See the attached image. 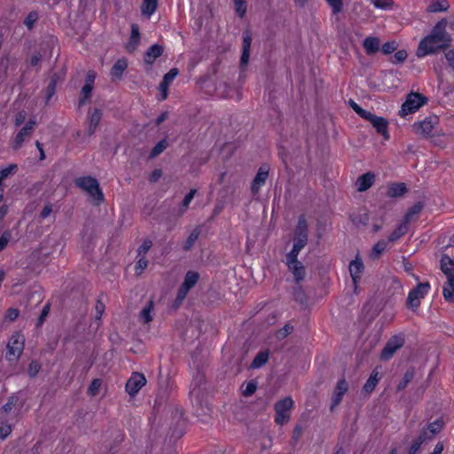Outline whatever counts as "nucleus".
<instances>
[{"label": "nucleus", "instance_id": "nucleus-1", "mask_svg": "<svg viewBox=\"0 0 454 454\" xmlns=\"http://www.w3.org/2000/svg\"><path fill=\"white\" fill-rule=\"evenodd\" d=\"M446 26L447 21L442 19L434 27L431 34L420 41L417 50L419 58L433 54L450 45L451 38L446 32Z\"/></svg>", "mask_w": 454, "mask_h": 454}, {"label": "nucleus", "instance_id": "nucleus-2", "mask_svg": "<svg viewBox=\"0 0 454 454\" xmlns=\"http://www.w3.org/2000/svg\"><path fill=\"white\" fill-rule=\"evenodd\" d=\"M440 267L447 281L443 286L442 295L448 302L454 301V260L443 254L440 261Z\"/></svg>", "mask_w": 454, "mask_h": 454}, {"label": "nucleus", "instance_id": "nucleus-3", "mask_svg": "<svg viewBox=\"0 0 454 454\" xmlns=\"http://www.w3.org/2000/svg\"><path fill=\"white\" fill-rule=\"evenodd\" d=\"M75 184L90 194V196L92 197L98 204L104 200V194L96 178L91 176L79 177L75 180Z\"/></svg>", "mask_w": 454, "mask_h": 454}, {"label": "nucleus", "instance_id": "nucleus-4", "mask_svg": "<svg viewBox=\"0 0 454 454\" xmlns=\"http://www.w3.org/2000/svg\"><path fill=\"white\" fill-rule=\"evenodd\" d=\"M427 102V98L424 97L422 94L417 92H411L410 94L407 95L406 100L402 105L399 114L402 117H404L408 114L415 113L421 106L426 105Z\"/></svg>", "mask_w": 454, "mask_h": 454}, {"label": "nucleus", "instance_id": "nucleus-5", "mask_svg": "<svg viewBox=\"0 0 454 454\" xmlns=\"http://www.w3.org/2000/svg\"><path fill=\"white\" fill-rule=\"evenodd\" d=\"M430 290L428 282L419 283L412 288L407 297V305L412 310H416L419 305L420 301L427 294Z\"/></svg>", "mask_w": 454, "mask_h": 454}, {"label": "nucleus", "instance_id": "nucleus-6", "mask_svg": "<svg viewBox=\"0 0 454 454\" xmlns=\"http://www.w3.org/2000/svg\"><path fill=\"white\" fill-rule=\"evenodd\" d=\"M294 406V401L291 397H286L275 403L276 411L275 421L278 425H284L289 421L290 411Z\"/></svg>", "mask_w": 454, "mask_h": 454}, {"label": "nucleus", "instance_id": "nucleus-7", "mask_svg": "<svg viewBox=\"0 0 454 454\" xmlns=\"http://www.w3.org/2000/svg\"><path fill=\"white\" fill-rule=\"evenodd\" d=\"M437 116H429L423 121H416L412 125L413 131L421 137L427 138L433 136L434 127L438 124Z\"/></svg>", "mask_w": 454, "mask_h": 454}, {"label": "nucleus", "instance_id": "nucleus-8", "mask_svg": "<svg viewBox=\"0 0 454 454\" xmlns=\"http://www.w3.org/2000/svg\"><path fill=\"white\" fill-rule=\"evenodd\" d=\"M25 339L21 334H13L7 344L6 357L10 361L19 359L24 349Z\"/></svg>", "mask_w": 454, "mask_h": 454}, {"label": "nucleus", "instance_id": "nucleus-9", "mask_svg": "<svg viewBox=\"0 0 454 454\" xmlns=\"http://www.w3.org/2000/svg\"><path fill=\"white\" fill-rule=\"evenodd\" d=\"M404 344V338L401 335H395L391 337L385 347L383 348L380 358L381 360L387 361L390 359L394 354L401 348Z\"/></svg>", "mask_w": 454, "mask_h": 454}, {"label": "nucleus", "instance_id": "nucleus-10", "mask_svg": "<svg viewBox=\"0 0 454 454\" xmlns=\"http://www.w3.org/2000/svg\"><path fill=\"white\" fill-rule=\"evenodd\" d=\"M199 274L195 271H188L184 277V280L180 286L177 295H176V301L179 302H182L184 298L186 297L189 291L196 285V283L199 280Z\"/></svg>", "mask_w": 454, "mask_h": 454}, {"label": "nucleus", "instance_id": "nucleus-11", "mask_svg": "<svg viewBox=\"0 0 454 454\" xmlns=\"http://www.w3.org/2000/svg\"><path fill=\"white\" fill-rule=\"evenodd\" d=\"M145 384L146 379L143 373L133 372L128 380L125 388L130 396H135Z\"/></svg>", "mask_w": 454, "mask_h": 454}, {"label": "nucleus", "instance_id": "nucleus-12", "mask_svg": "<svg viewBox=\"0 0 454 454\" xmlns=\"http://www.w3.org/2000/svg\"><path fill=\"white\" fill-rule=\"evenodd\" d=\"M364 120L370 121L376 129L377 132L381 134L386 140L389 139V133L387 131L388 122L385 118L377 116L369 112L364 117Z\"/></svg>", "mask_w": 454, "mask_h": 454}, {"label": "nucleus", "instance_id": "nucleus-13", "mask_svg": "<svg viewBox=\"0 0 454 454\" xmlns=\"http://www.w3.org/2000/svg\"><path fill=\"white\" fill-rule=\"evenodd\" d=\"M294 242L303 247L308 242V223L304 215H301L298 219Z\"/></svg>", "mask_w": 454, "mask_h": 454}, {"label": "nucleus", "instance_id": "nucleus-14", "mask_svg": "<svg viewBox=\"0 0 454 454\" xmlns=\"http://www.w3.org/2000/svg\"><path fill=\"white\" fill-rule=\"evenodd\" d=\"M35 126V121L34 120H29L19 131L13 142L14 150H18L22 146L23 143L32 135Z\"/></svg>", "mask_w": 454, "mask_h": 454}, {"label": "nucleus", "instance_id": "nucleus-15", "mask_svg": "<svg viewBox=\"0 0 454 454\" xmlns=\"http://www.w3.org/2000/svg\"><path fill=\"white\" fill-rule=\"evenodd\" d=\"M178 74L177 68H171L164 76L159 85V90L160 92L159 100L163 101L168 96V87Z\"/></svg>", "mask_w": 454, "mask_h": 454}, {"label": "nucleus", "instance_id": "nucleus-16", "mask_svg": "<svg viewBox=\"0 0 454 454\" xmlns=\"http://www.w3.org/2000/svg\"><path fill=\"white\" fill-rule=\"evenodd\" d=\"M270 168L268 165H262L259 168L251 185V191L254 194L258 193L262 186L266 183L269 176Z\"/></svg>", "mask_w": 454, "mask_h": 454}, {"label": "nucleus", "instance_id": "nucleus-17", "mask_svg": "<svg viewBox=\"0 0 454 454\" xmlns=\"http://www.w3.org/2000/svg\"><path fill=\"white\" fill-rule=\"evenodd\" d=\"M364 266L362 259L357 254L356 258L350 262L349 263V273L352 278V281L355 288L357 286L358 282L361 279L362 273L364 271Z\"/></svg>", "mask_w": 454, "mask_h": 454}, {"label": "nucleus", "instance_id": "nucleus-18", "mask_svg": "<svg viewBox=\"0 0 454 454\" xmlns=\"http://www.w3.org/2000/svg\"><path fill=\"white\" fill-rule=\"evenodd\" d=\"M252 36L248 31L244 32L242 41V53L240 57V67L245 68L249 61Z\"/></svg>", "mask_w": 454, "mask_h": 454}, {"label": "nucleus", "instance_id": "nucleus-19", "mask_svg": "<svg viewBox=\"0 0 454 454\" xmlns=\"http://www.w3.org/2000/svg\"><path fill=\"white\" fill-rule=\"evenodd\" d=\"M130 28V36L125 46V49L129 53H132L137 49L141 38L139 27L137 24H132Z\"/></svg>", "mask_w": 454, "mask_h": 454}, {"label": "nucleus", "instance_id": "nucleus-20", "mask_svg": "<svg viewBox=\"0 0 454 454\" xmlns=\"http://www.w3.org/2000/svg\"><path fill=\"white\" fill-rule=\"evenodd\" d=\"M288 270L293 273L296 282L302 281L305 278V268L298 260H286Z\"/></svg>", "mask_w": 454, "mask_h": 454}, {"label": "nucleus", "instance_id": "nucleus-21", "mask_svg": "<svg viewBox=\"0 0 454 454\" xmlns=\"http://www.w3.org/2000/svg\"><path fill=\"white\" fill-rule=\"evenodd\" d=\"M163 53V47L160 44H153L148 48L145 53L144 60L145 64L152 65L154 63L157 58L161 56Z\"/></svg>", "mask_w": 454, "mask_h": 454}, {"label": "nucleus", "instance_id": "nucleus-22", "mask_svg": "<svg viewBox=\"0 0 454 454\" xmlns=\"http://www.w3.org/2000/svg\"><path fill=\"white\" fill-rule=\"evenodd\" d=\"M128 67V60L125 58L119 59L113 66L110 74L112 80H121L124 71Z\"/></svg>", "mask_w": 454, "mask_h": 454}, {"label": "nucleus", "instance_id": "nucleus-23", "mask_svg": "<svg viewBox=\"0 0 454 454\" xmlns=\"http://www.w3.org/2000/svg\"><path fill=\"white\" fill-rule=\"evenodd\" d=\"M348 382L344 379L340 380L337 382V385H336V387H335V390L333 393V396L332 408L333 406L338 405L341 402L343 395L348 391Z\"/></svg>", "mask_w": 454, "mask_h": 454}, {"label": "nucleus", "instance_id": "nucleus-24", "mask_svg": "<svg viewBox=\"0 0 454 454\" xmlns=\"http://www.w3.org/2000/svg\"><path fill=\"white\" fill-rule=\"evenodd\" d=\"M375 181V175L372 172H367L357 178V191L364 192L368 190Z\"/></svg>", "mask_w": 454, "mask_h": 454}, {"label": "nucleus", "instance_id": "nucleus-25", "mask_svg": "<svg viewBox=\"0 0 454 454\" xmlns=\"http://www.w3.org/2000/svg\"><path fill=\"white\" fill-rule=\"evenodd\" d=\"M363 46L368 55L374 54L380 50V40L375 36H368L364 40Z\"/></svg>", "mask_w": 454, "mask_h": 454}, {"label": "nucleus", "instance_id": "nucleus-26", "mask_svg": "<svg viewBox=\"0 0 454 454\" xmlns=\"http://www.w3.org/2000/svg\"><path fill=\"white\" fill-rule=\"evenodd\" d=\"M407 192V187L404 183H394L388 186L387 196L390 198H399Z\"/></svg>", "mask_w": 454, "mask_h": 454}, {"label": "nucleus", "instance_id": "nucleus-27", "mask_svg": "<svg viewBox=\"0 0 454 454\" xmlns=\"http://www.w3.org/2000/svg\"><path fill=\"white\" fill-rule=\"evenodd\" d=\"M158 7L157 0H144L141 5V12L143 15L151 17Z\"/></svg>", "mask_w": 454, "mask_h": 454}, {"label": "nucleus", "instance_id": "nucleus-28", "mask_svg": "<svg viewBox=\"0 0 454 454\" xmlns=\"http://www.w3.org/2000/svg\"><path fill=\"white\" fill-rule=\"evenodd\" d=\"M153 301H149L146 305L143 308V309L140 312L139 319L144 324H148L153 320L152 312L153 310Z\"/></svg>", "mask_w": 454, "mask_h": 454}, {"label": "nucleus", "instance_id": "nucleus-29", "mask_svg": "<svg viewBox=\"0 0 454 454\" xmlns=\"http://www.w3.org/2000/svg\"><path fill=\"white\" fill-rule=\"evenodd\" d=\"M409 229V223H407L405 221H403L396 229L389 235L388 240L390 242H394L400 239L402 236H403Z\"/></svg>", "mask_w": 454, "mask_h": 454}, {"label": "nucleus", "instance_id": "nucleus-30", "mask_svg": "<svg viewBox=\"0 0 454 454\" xmlns=\"http://www.w3.org/2000/svg\"><path fill=\"white\" fill-rule=\"evenodd\" d=\"M350 218L352 223L357 227L365 226L369 223V215L366 211L354 214L350 216Z\"/></svg>", "mask_w": 454, "mask_h": 454}, {"label": "nucleus", "instance_id": "nucleus-31", "mask_svg": "<svg viewBox=\"0 0 454 454\" xmlns=\"http://www.w3.org/2000/svg\"><path fill=\"white\" fill-rule=\"evenodd\" d=\"M380 380V377H379V372L374 370L369 379L366 380L364 386V390L366 392V393H371L374 390L375 387L377 386L378 382Z\"/></svg>", "mask_w": 454, "mask_h": 454}, {"label": "nucleus", "instance_id": "nucleus-32", "mask_svg": "<svg viewBox=\"0 0 454 454\" xmlns=\"http://www.w3.org/2000/svg\"><path fill=\"white\" fill-rule=\"evenodd\" d=\"M269 355L268 350L259 352L254 358L251 367L257 369L263 366L269 360Z\"/></svg>", "mask_w": 454, "mask_h": 454}, {"label": "nucleus", "instance_id": "nucleus-33", "mask_svg": "<svg viewBox=\"0 0 454 454\" xmlns=\"http://www.w3.org/2000/svg\"><path fill=\"white\" fill-rule=\"evenodd\" d=\"M449 3L447 0H437L432 2L428 7L427 12H445L449 8Z\"/></svg>", "mask_w": 454, "mask_h": 454}, {"label": "nucleus", "instance_id": "nucleus-34", "mask_svg": "<svg viewBox=\"0 0 454 454\" xmlns=\"http://www.w3.org/2000/svg\"><path fill=\"white\" fill-rule=\"evenodd\" d=\"M427 440V432L423 431L416 440L413 441L410 449L409 454H417L420 449L421 444Z\"/></svg>", "mask_w": 454, "mask_h": 454}, {"label": "nucleus", "instance_id": "nucleus-35", "mask_svg": "<svg viewBox=\"0 0 454 454\" xmlns=\"http://www.w3.org/2000/svg\"><path fill=\"white\" fill-rule=\"evenodd\" d=\"M17 402L18 397L16 395H12L9 397L7 403L0 410L1 420L5 419L6 415L12 410V408L16 405Z\"/></svg>", "mask_w": 454, "mask_h": 454}, {"label": "nucleus", "instance_id": "nucleus-36", "mask_svg": "<svg viewBox=\"0 0 454 454\" xmlns=\"http://www.w3.org/2000/svg\"><path fill=\"white\" fill-rule=\"evenodd\" d=\"M200 235V229L199 227L194 228L192 232L190 233L189 237L187 238L184 245V251H190L196 240L199 239Z\"/></svg>", "mask_w": 454, "mask_h": 454}, {"label": "nucleus", "instance_id": "nucleus-37", "mask_svg": "<svg viewBox=\"0 0 454 454\" xmlns=\"http://www.w3.org/2000/svg\"><path fill=\"white\" fill-rule=\"evenodd\" d=\"M443 423L442 420L437 419L427 426L425 430L427 432V440L432 439L436 434H438L442 428Z\"/></svg>", "mask_w": 454, "mask_h": 454}, {"label": "nucleus", "instance_id": "nucleus-38", "mask_svg": "<svg viewBox=\"0 0 454 454\" xmlns=\"http://www.w3.org/2000/svg\"><path fill=\"white\" fill-rule=\"evenodd\" d=\"M168 146V142L166 138L161 139L160 142L156 144V145L152 149L149 158L153 159L160 155L164 150Z\"/></svg>", "mask_w": 454, "mask_h": 454}, {"label": "nucleus", "instance_id": "nucleus-39", "mask_svg": "<svg viewBox=\"0 0 454 454\" xmlns=\"http://www.w3.org/2000/svg\"><path fill=\"white\" fill-rule=\"evenodd\" d=\"M413 378H414V370L413 369L408 370L404 373L402 380L397 385V387H396L397 391L403 390L408 386V384L412 380Z\"/></svg>", "mask_w": 454, "mask_h": 454}, {"label": "nucleus", "instance_id": "nucleus-40", "mask_svg": "<svg viewBox=\"0 0 454 454\" xmlns=\"http://www.w3.org/2000/svg\"><path fill=\"white\" fill-rule=\"evenodd\" d=\"M423 208V204L421 202H418L414 204L405 214L403 221L409 223L411 218L418 215Z\"/></svg>", "mask_w": 454, "mask_h": 454}, {"label": "nucleus", "instance_id": "nucleus-41", "mask_svg": "<svg viewBox=\"0 0 454 454\" xmlns=\"http://www.w3.org/2000/svg\"><path fill=\"white\" fill-rule=\"evenodd\" d=\"M328 5L331 7L333 14L336 15L343 11L344 0H325Z\"/></svg>", "mask_w": 454, "mask_h": 454}, {"label": "nucleus", "instance_id": "nucleus-42", "mask_svg": "<svg viewBox=\"0 0 454 454\" xmlns=\"http://www.w3.org/2000/svg\"><path fill=\"white\" fill-rule=\"evenodd\" d=\"M196 190L195 189H192L184 197L183 202H182V206H181V208H180V215H183L186 209L188 208L191 201L192 200V199L194 198V195L196 193Z\"/></svg>", "mask_w": 454, "mask_h": 454}, {"label": "nucleus", "instance_id": "nucleus-43", "mask_svg": "<svg viewBox=\"0 0 454 454\" xmlns=\"http://www.w3.org/2000/svg\"><path fill=\"white\" fill-rule=\"evenodd\" d=\"M387 247V242L385 240L378 241L372 247V257L377 258L379 257L383 251H385Z\"/></svg>", "mask_w": 454, "mask_h": 454}, {"label": "nucleus", "instance_id": "nucleus-44", "mask_svg": "<svg viewBox=\"0 0 454 454\" xmlns=\"http://www.w3.org/2000/svg\"><path fill=\"white\" fill-rule=\"evenodd\" d=\"M102 118V113L99 109H94L93 112L90 114L89 124H91L92 126H98L100 121Z\"/></svg>", "mask_w": 454, "mask_h": 454}, {"label": "nucleus", "instance_id": "nucleus-45", "mask_svg": "<svg viewBox=\"0 0 454 454\" xmlns=\"http://www.w3.org/2000/svg\"><path fill=\"white\" fill-rule=\"evenodd\" d=\"M303 247V246H301L294 242L292 250L286 254V260H298V254Z\"/></svg>", "mask_w": 454, "mask_h": 454}, {"label": "nucleus", "instance_id": "nucleus-46", "mask_svg": "<svg viewBox=\"0 0 454 454\" xmlns=\"http://www.w3.org/2000/svg\"><path fill=\"white\" fill-rule=\"evenodd\" d=\"M101 387V380H98V379H95L92 380V382L90 383L89 388H88V393L94 396L96 395L98 393V390Z\"/></svg>", "mask_w": 454, "mask_h": 454}, {"label": "nucleus", "instance_id": "nucleus-47", "mask_svg": "<svg viewBox=\"0 0 454 454\" xmlns=\"http://www.w3.org/2000/svg\"><path fill=\"white\" fill-rule=\"evenodd\" d=\"M92 90H93V85H90V84H84L82 88V98H81L80 100V103L81 104H83L84 101L86 99H88L89 98H90V95H91V92H92Z\"/></svg>", "mask_w": 454, "mask_h": 454}, {"label": "nucleus", "instance_id": "nucleus-48", "mask_svg": "<svg viewBox=\"0 0 454 454\" xmlns=\"http://www.w3.org/2000/svg\"><path fill=\"white\" fill-rule=\"evenodd\" d=\"M41 370V364L36 361H32L27 369V372L30 377H35Z\"/></svg>", "mask_w": 454, "mask_h": 454}, {"label": "nucleus", "instance_id": "nucleus-49", "mask_svg": "<svg viewBox=\"0 0 454 454\" xmlns=\"http://www.w3.org/2000/svg\"><path fill=\"white\" fill-rule=\"evenodd\" d=\"M349 106L351 108L362 118L364 119V117L368 114L369 111H366L363 109L361 106H359L355 101L350 100Z\"/></svg>", "mask_w": 454, "mask_h": 454}, {"label": "nucleus", "instance_id": "nucleus-50", "mask_svg": "<svg viewBox=\"0 0 454 454\" xmlns=\"http://www.w3.org/2000/svg\"><path fill=\"white\" fill-rule=\"evenodd\" d=\"M396 50V43L395 41L387 42L382 45L381 51L384 54L387 55Z\"/></svg>", "mask_w": 454, "mask_h": 454}, {"label": "nucleus", "instance_id": "nucleus-51", "mask_svg": "<svg viewBox=\"0 0 454 454\" xmlns=\"http://www.w3.org/2000/svg\"><path fill=\"white\" fill-rule=\"evenodd\" d=\"M152 247V241L150 239L144 240L143 244L138 247L137 253L139 256H145Z\"/></svg>", "mask_w": 454, "mask_h": 454}, {"label": "nucleus", "instance_id": "nucleus-52", "mask_svg": "<svg viewBox=\"0 0 454 454\" xmlns=\"http://www.w3.org/2000/svg\"><path fill=\"white\" fill-rule=\"evenodd\" d=\"M407 56H408V54L405 51H403V50L398 51L393 56L392 62L395 63V64L402 63L407 59Z\"/></svg>", "mask_w": 454, "mask_h": 454}, {"label": "nucleus", "instance_id": "nucleus-53", "mask_svg": "<svg viewBox=\"0 0 454 454\" xmlns=\"http://www.w3.org/2000/svg\"><path fill=\"white\" fill-rule=\"evenodd\" d=\"M12 432V427L10 424L2 422L0 424V438H6Z\"/></svg>", "mask_w": 454, "mask_h": 454}, {"label": "nucleus", "instance_id": "nucleus-54", "mask_svg": "<svg viewBox=\"0 0 454 454\" xmlns=\"http://www.w3.org/2000/svg\"><path fill=\"white\" fill-rule=\"evenodd\" d=\"M55 91H56V80L55 79H51L50 83L48 84L47 90H46V100H47V102L55 94Z\"/></svg>", "mask_w": 454, "mask_h": 454}, {"label": "nucleus", "instance_id": "nucleus-55", "mask_svg": "<svg viewBox=\"0 0 454 454\" xmlns=\"http://www.w3.org/2000/svg\"><path fill=\"white\" fill-rule=\"evenodd\" d=\"M11 232L9 231H5L2 236L0 237V252L5 248L7 244L11 239Z\"/></svg>", "mask_w": 454, "mask_h": 454}, {"label": "nucleus", "instance_id": "nucleus-56", "mask_svg": "<svg viewBox=\"0 0 454 454\" xmlns=\"http://www.w3.org/2000/svg\"><path fill=\"white\" fill-rule=\"evenodd\" d=\"M256 388H257L256 383L254 381H249L247 384L246 388L243 390V395L245 396H250L256 391Z\"/></svg>", "mask_w": 454, "mask_h": 454}, {"label": "nucleus", "instance_id": "nucleus-57", "mask_svg": "<svg viewBox=\"0 0 454 454\" xmlns=\"http://www.w3.org/2000/svg\"><path fill=\"white\" fill-rule=\"evenodd\" d=\"M236 5V11L239 17H243L247 12L246 2L242 0H234Z\"/></svg>", "mask_w": 454, "mask_h": 454}, {"label": "nucleus", "instance_id": "nucleus-58", "mask_svg": "<svg viewBox=\"0 0 454 454\" xmlns=\"http://www.w3.org/2000/svg\"><path fill=\"white\" fill-rule=\"evenodd\" d=\"M373 4L377 8L387 9L393 5V0H373Z\"/></svg>", "mask_w": 454, "mask_h": 454}, {"label": "nucleus", "instance_id": "nucleus-59", "mask_svg": "<svg viewBox=\"0 0 454 454\" xmlns=\"http://www.w3.org/2000/svg\"><path fill=\"white\" fill-rule=\"evenodd\" d=\"M148 266V260L142 256L137 262L136 265V271L137 274H140L145 269H146Z\"/></svg>", "mask_w": 454, "mask_h": 454}, {"label": "nucleus", "instance_id": "nucleus-60", "mask_svg": "<svg viewBox=\"0 0 454 454\" xmlns=\"http://www.w3.org/2000/svg\"><path fill=\"white\" fill-rule=\"evenodd\" d=\"M16 169H17V165L12 164L9 167L0 170V176L3 177V179H5L9 176V175L15 172Z\"/></svg>", "mask_w": 454, "mask_h": 454}, {"label": "nucleus", "instance_id": "nucleus-61", "mask_svg": "<svg viewBox=\"0 0 454 454\" xmlns=\"http://www.w3.org/2000/svg\"><path fill=\"white\" fill-rule=\"evenodd\" d=\"M19 310L14 308H10L7 309L5 317L10 321H14L19 317Z\"/></svg>", "mask_w": 454, "mask_h": 454}, {"label": "nucleus", "instance_id": "nucleus-62", "mask_svg": "<svg viewBox=\"0 0 454 454\" xmlns=\"http://www.w3.org/2000/svg\"><path fill=\"white\" fill-rule=\"evenodd\" d=\"M302 432H303V429L300 425L295 426V427L294 428L293 436H292V439L294 442H297L299 441L300 437L302 434Z\"/></svg>", "mask_w": 454, "mask_h": 454}, {"label": "nucleus", "instance_id": "nucleus-63", "mask_svg": "<svg viewBox=\"0 0 454 454\" xmlns=\"http://www.w3.org/2000/svg\"><path fill=\"white\" fill-rule=\"evenodd\" d=\"M52 212V205L48 203L44 206L43 210L40 213V218L45 219L47 218Z\"/></svg>", "mask_w": 454, "mask_h": 454}, {"label": "nucleus", "instance_id": "nucleus-64", "mask_svg": "<svg viewBox=\"0 0 454 454\" xmlns=\"http://www.w3.org/2000/svg\"><path fill=\"white\" fill-rule=\"evenodd\" d=\"M446 59L449 62V65L454 69V48L449 51L446 54Z\"/></svg>", "mask_w": 454, "mask_h": 454}]
</instances>
